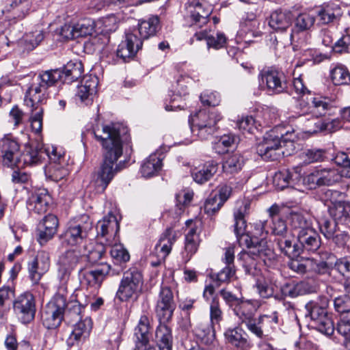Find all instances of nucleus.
I'll use <instances>...</instances> for the list:
<instances>
[{
  "label": "nucleus",
  "instance_id": "f257e3e1",
  "mask_svg": "<svg viewBox=\"0 0 350 350\" xmlns=\"http://www.w3.org/2000/svg\"><path fill=\"white\" fill-rule=\"evenodd\" d=\"M92 133L103 149V162L94 180L96 192L103 193L118 172L117 161L122 154L123 144L129 142L130 137L127 127L118 123L97 125Z\"/></svg>",
  "mask_w": 350,
  "mask_h": 350
},
{
  "label": "nucleus",
  "instance_id": "f03ea898",
  "mask_svg": "<svg viewBox=\"0 0 350 350\" xmlns=\"http://www.w3.org/2000/svg\"><path fill=\"white\" fill-rule=\"evenodd\" d=\"M295 139L293 129L278 126L266 133L263 140L256 145V152L263 160L275 161L280 156L276 151L282 146L294 149Z\"/></svg>",
  "mask_w": 350,
  "mask_h": 350
},
{
  "label": "nucleus",
  "instance_id": "7ed1b4c3",
  "mask_svg": "<svg viewBox=\"0 0 350 350\" xmlns=\"http://www.w3.org/2000/svg\"><path fill=\"white\" fill-rule=\"evenodd\" d=\"M42 143L31 142L25 146L23 152L20 150V144L17 139L12 135H5L0 140V152L1 154V162L3 166L14 169V167H23L26 165H34V163H25V154L29 148L32 152H39Z\"/></svg>",
  "mask_w": 350,
  "mask_h": 350
},
{
  "label": "nucleus",
  "instance_id": "20e7f679",
  "mask_svg": "<svg viewBox=\"0 0 350 350\" xmlns=\"http://www.w3.org/2000/svg\"><path fill=\"white\" fill-rule=\"evenodd\" d=\"M31 151L33 150L29 148L25 154V163H34L35 165L47 158L50 161L49 170L51 176L55 181L62 180L68 174L65 154L58 148L53 146L45 147L42 144L39 152L35 150L31 153Z\"/></svg>",
  "mask_w": 350,
  "mask_h": 350
},
{
  "label": "nucleus",
  "instance_id": "39448f33",
  "mask_svg": "<svg viewBox=\"0 0 350 350\" xmlns=\"http://www.w3.org/2000/svg\"><path fill=\"white\" fill-rule=\"evenodd\" d=\"M329 303L327 297L323 295L305 305V317L310 319L312 326L327 336L332 335L335 330L333 321L328 314Z\"/></svg>",
  "mask_w": 350,
  "mask_h": 350
},
{
  "label": "nucleus",
  "instance_id": "423d86ee",
  "mask_svg": "<svg viewBox=\"0 0 350 350\" xmlns=\"http://www.w3.org/2000/svg\"><path fill=\"white\" fill-rule=\"evenodd\" d=\"M248 251L241 252L239 259L242 261V267L247 275L255 277L260 272V265L263 263L268 267L276 265L277 256L273 250L262 245L247 247Z\"/></svg>",
  "mask_w": 350,
  "mask_h": 350
},
{
  "label": "nucleus",
  "instance_id": "0eeeda50",
  "mask_svg": "<svg viewBox=\"0 0 350 350\" xmlns=\"http://www.w3.org/2000/svg\"><path fill=\"white\" fill-rule=\"evenodd\" d=\"M58 69L42 71L39 73L33 82L26 92L24 102L27 106L43 105L46 103L47 90L54 86L60 78Z\"/></svg>",
  "mask_w": 350,
  "mask_h": 350
},
{
  "label": "nucleus",
  "instance_id": "6e6552de",
  "mask_svg": "<svg viewBox=\"0 0 350 350\" xmlns=\"http://www.w3.org/2000/svg\"><path fill=\"white\" fill-rule=\"evenodd\" d=\"M93 230V221L88 215L83 214L70 219L60 235L63 244L81 245L89 239Z\"/></svg>",
  "mask_w": 350,
  "mask_h": 350
},
{
  "label": "nucleus",
  "instance_id": "1a4fd4ad",
  "mask_svg": "<svg viewBox=\"0 0 350 350\" xmlns=\"http://www.w3.org/2000/svg\"><path fill=\"white\" fill-rule=\"evenodd\" d=\"M143 286L144 277L142 271L136 267H131L123 272L116 293V298L121 302L136 300L142 292Z\"/></svg>",
  "mask_w": 350,
  "mask_h": 350
},
{
  "label": "nucleus",
  "instance_id": "9d476101",
  "mask_svg": "<svg viewBox=\"0 0 350 350\" xmlns=\"http://www.w3.org/2000/svg\"><path fill=\"white\" fill-rule=\"evenodd\" d=\"M279 324V314L277 311L270 314H260L248 320L243 325L247 330L260 340H271V334Z\"/></svg>",
  "mask_w": 350,
  "mask_h": 350
},
{
  "label": "nucleus",
  "instance_id": "9b49d317",
  "mask_svg": "<svg viewBox=\"0 0 350 350\" xmlns=\"http://www.w3.org/2000/svg\"><path fill=\"white\" fill-rule=\"evenodd\" d=\"M221 118L216 111H200L191 122L189 121L191 132L201 140H206L217 131V122Z\"/></svg>",
  "mask_w": 350,
  "mask_h": 350
},
{
  "label": "nucleus",
  "instance_id": "f8f14e48",
  "mask_svg": "<svg viewBox=\"0 0 350 350\" xmlns=\"http://www.w3.org/2000/svg\"><path fill=\"white\" fill-rule=\"evenodd\" d=\"M66 297L59 293L55 294L46 304L42 312V322L44 327L53 329L59 327L64 321Z\"/></svg>",
  "mask_w": 350,
  "mask_h": 350
},
{
  "label": "nucleus",
  "instance_id": "ddd939ff",
  "mask_svg": "<svg viewBox=\"0 0 350 350\" xmlns=\"http://www.w3.org/2000/svg\"><path fill=\"white\" fill-rule=\"evenodd\" d=\"M210 305V323L206 327L200 325L196 328V334L202 342L206 345H212L215 340V327H220V323L224 319V314L220 306L218 297H213L209 303Z\"/></svg>",
  "mask_w": 350,
  "mask_h": 350
},
{
  "label": "nucleus",
  "instance_id": "4468645a",
  "mask_svg": "<svg viewBox=\"0 0 350 350\" xmlns=\"http://www.w3.org/2000/svg\"><path fill=\"white\" fill-rule=\"evenodd\" d=\"M84 261V256L80 251L69 249L62 252L57 262V278L62 285L69 281L71 274L78 265Z\"/></svg>",
  "mask_w": 350,
  "mask_h": 350
},
{
  "label": "nucleus",
  "instance_id": "2eb2a0df",
  "mask_svg": "<svg viewBox=\"0 0 350 350\" xmlns=\"http://www.w3.org/2000/svg\"><path fill=\"white\" fill-rule=\"evenodd\" d=\"M261 83L269 95L280 94L287 91L288 83L284 73L275 67L262 69L260 74Z\"/></svg>",
  "mask_w": 350,
  "mask_h": 350
},
{
  "label": "nucleus",
  "instance_id": "dca6fc26",
  "mask_svg": "<svg viewBox=\"0 0 350 350\" xmlns=\"http://www.w3.org/2000/svg\"><path fill=\"white\" fill-rule=\"evenodd\" d=\"M176 308V303L172 288L161 285L154 306V312L159 321H171Z\"/></svg>",
  "mask_w": 350,
  "mask_h": 350
},
{
  "label": "nucleus",
  "instance_id": "f3484780",
  "mask_svg": "<svg viewBox=\"0 0 350 350\" xmlns=\"http://www.w3.org/2000/svg\"><path fill=\"white\" fill-rule=\"evenodd\" d=\"M13 310L21 323L26 325L32 322L36 312V299L33 295L26 291L17 296L13 301Z\"/></svg>",
  "mask_w": 350,
  "mask_h": 350
},
{
  "label": "nucleus",
  "instance_id": "a211bd4d",
  "mask_svg": "<svg viewBox=\"0 0 350 350\" xmlns=\"http://www.w3.org/2000/svg\"><path fill=\"white\" fill-rule=\"evenodd\" d=\"M185 18L189 26L200 28L208 23V18L212 12L210 6L203 4L199 0H188L185 4Z\"/></svg>",
  "mask_w": 350,
  "mask_h": 350
},
{
  "label": "nucleus",
  "instance_id": "6ab92c4d",
  "mask_svg": "<svg viewBox=\"0 0 350 350\" xmlns=\"http://www.w3.org/2000/svg\"><path fill=\"white\" fill-rule=\"evenodd\" d=\"M142 42L135 34L126 33L124 40L119 44L116 50V59H113L114 64L129 62L142 48Z\"/></svg>",
  "mask_w": 350,
  "mask_h": 350
},
{
  "label": "nucleus",
  "instance_id": "aec40b11",
  "mask_svg": "<svg viewBox=\"0 0 350 350\" xmlns=\"http://www.w3.org/2000/svg\"><path fill=\"white\" fill-rule=\"evenodd\" d=\"M97 237L103 245H111L118 239L120 224L112 213L104 216L96 224Z\"/></svg>",
  "mask_w": 350,
  "mask_h": 350
},
{
  "label": "nucleus",
  "instance_id": "412c9836",
  "mask_svg": "<svg viewBox=\"0 0 350 350\" xmlns=\"http://www.w3.org/2000/svg\"><path fill=\"white\" fill-rule=\"evenodd\" d=\"M178 238V232L172 227H169L161 234L158 243L154 247L155 255L157 256V260H152L151 265L152 267L159 266L163 262L165 258L171 252L173 244L176 241Z\"/></svg>",
  "mask_w": 350,
  "mask_h": 350
},
{
  "label": "nucleus",
  "instance_id": "4be33fe9",
  "mask_svg": "<svg viewBox=\"0 0 350 350\" xmlns=\"http://www.w3.org/2000/svg\"><path fill=\"white\" fill-rule=\"evenodd\" d=\"M224 337L226 344L237 350H250L253 347L248 334L239 325L226 328Z\"/></svg>",
  "mask_w": 350,
  "mask_h": 350
},
{
  "label": "nucleus",
  "instance_id": "5701e85b",
  "mask_svg": "<svg viewBox=\"0 0 350 350\" xmlns=\"http://www.w3.org/2000/svg\"><path fill=\"white\" fill-rule=\"evenodd\" d=\"M49 267V254L45 251H39L35 258L28 262V278L33 284L39 283L44 274L48 271Z\"/></svg>",
  "mask_w": 350,
  "mask_h": 350
},
{
  "label": "nucleus",
  "instance_id": "b1692460",
  "mask_svg": "<svg viewBox=\"0 0 350 350\" xmlns=\"http://www.w3.org/2000/svg\"><path fill=\"white\" fill-rule=\"evenodd\" d=\"M269 220L258 221L254 223L252 226V230L247 232L246 236L243 237V239H245L243 245L247 247H257L261 245L269 247L265 239L267 235L269 233Z\"/></svg>",
  "mask_w": 350,
  "mask_h": 350
},
{
  "label": "nucleus",
  "instance_id": "393cba45",
  "mask_svg": "<svg viewBox=\"0 0 350 350\" xmlns=\"http://www.w3.org/2000/svg\"><path fill=\"white\" fill-rule=\"evenodd\" d=\"M316 291V286L308 280L296 282L288 281L280 287V292L283 297L295 298L298 296L312 293Z\"/></svg>",
  "mask_w": 350,
  "mask_h": 350
},
{
  "label": "nucleus",
  "instance_id": "a878e982",
  "mask_svg": "<svg viewBox=\"0 0 350 350\" xmlns=\"http://www.w3.org/2000/svg\"><path fill=\"white\" fill-rule=\"evenodd\" d=\"M51 196L45 189H39L31 193L27 200V208L29 212L42 215L46 212Z\"/></svg>",
  "mask_w": 350,
  "mask_h": 350
},
{
  "label": "nucleus",
  "instance_id": "bb28decb",
  "mask_svg": "<svg viewBox=\"0 0 350 350\" xmlns=\"http://www.w3.org/2000/svg\"><path fill=\"white\" fill-rule=\"evenodd\" d=\"M36 8L32 5L31 0H8L3 12L7 13L10 18L20 21Z\"/></svg>",
  "mask_w": 350,
  "mask_h": 350
},
{
  "label": "nucleus",
  "instance_id": "cd10ccee",
  "mask_svg": "<svg viewBox=\"0 0 350 350\" xmlns=\"http://www.w3.org/2000/svg\"><path fill=\"white\" fill-rule=\"evenodd\" d=\"M314 14L320 24L328 25L338 22L342 15V10L340 5L329 3L316 8Z\"/></svg>",
  "mask_w": 350,
  "mask_h": 350
},
{
  "label": "nucleus",
  "instance_id": "c85d7f7f",
  "mask_svg": "<svg viewBox=\"0 0 350 350\" xmlns=\"http://www.w3.org/2000/svg\"><path fill=\"white\" fill-rule=\"evenodd\" d=\"M160 20L157 16H151L139 21L137 29L131 33L135 34L143 42L145 40L156 35L160 29Z\"/></svg>",
  "mask_w": 350,
  "mask_h": 350
},
{
  "label": "nucleus",
  "instance_id": "c756f323",
  "mask_svg": "<svg viewBox=\"0 0 350 350\" xmlns=\"http://www.w3.org/2000/svg\"><path fill=\"white\" fill-rule=\"evenodd\" d=\"M164 155L159 150L151 154L142 163L140 173L144 178H150L157 176L163 167Z\"/></svg>",
  "mask_w": 350,
  "mask_h": 350
},
{
  "label": "nucleus",
  "instance_id": "7c9ffc66",
  "mask_svg": "<svg viewBox=\"0 0 350 350\" xmlns=\"http://www.w3.org/2000/svg\"><path fill=\"white\" fill-rule=\"evenodd\" d=\"M218 169L219 163L216 161L210 160L193 169L191 176L196 183L203 185L214 176Z\"/></svg>",
  "mask_w": 350,
  "mask_h": 350
},
{
  "label": "nucleus",
  "instance_id": "2f4dec72",
  "mask_svg": "<svg viewBox=\"0 0 350 350\" xmlns=\"http://www.w3.org/2000/svg\"><path fill=\"white\" fill-rule=\"evenodd\" d=\"M301 180V175L295 169L283 170L275 173L273 183L276 187L283 190L287 187H295Z\"/></svg>",
  "mask_w": 350,
  "mask_h": 350
},
{
  "label": "nucleus",
  "instance_id": "473e14b6",
  "mask_svg": "<svg viewBox=\"0 0 350 350\" xmlns=\"http://www.w3.org/2000/svg\"><path fill=\"white\" fill-rule=\"evenodd\" d=\"M150 321L146 315H142L135 328V347L134 350H146L149 344Z\"/></svg>",
  "mask_w": 350,
  "mask_h": 350
},
{
  "label": "nucleus",
  "instance_id": "72a5a7b5",
  "mask_svg": "<svg viewBox=\"0 0 350 350\" xmlns=\"http://www.w3.org/2000/svg\"><path fill=\"white\" fill-rule=\"evenodd\" d=\"M98 84V79L95 77L88 76L83 79L82 83L77 87L76 96L81 102L86 104L91 103L94 96L97 92V86Z\"/></svg>",
  "mask_w": 350,
  "mask_h": 350
},
{
  "label": "nucleus",
  "instance_id": "f704fd0d",
  "mask_svg": "<svg viewBox=\"0 0 350 350\" xmlns=\"http://www.w3.org/2000/svg\"><path fill=\"white\" fill-rule=\"evenodd\" d=\"M200 233L197 232L196 226L191 227L185 234V248L182 252L183 260L188 262L192 256L197 252L200 243Z\"/></svg>",
  "mask_w": 350,
  "mask_h": 350
},
{
  "label": "nucleus",
  "instance_id": "c9c22d12",
  "mask_svg": "<svg viewBox=\"0 0 350 350\" xmlns=\"http://www.w3.org/2000/svg\"><path fill=\"white\" fill-rule=\"evenodd\" d=\"M321 260H317L314 258H309L308 272L312 273L317 275H330L332 271V264L326 260L334 257V255L328 252H319Z\"/></svg>",
  "mask_w": 350,
  "mask_h": 350
},
{
  "label": "nucleus",
  "instance_id": "e433bc0d",
  "mask_svg": "<svg viewBox=\"0 0 350 350\" xmlns=\"http://www.w3.org/2000/svg\"><path fill=\"white\" fill-rule=\"evenodd\" d=\"M293 19L291 12L286 10H276L270 15L269 25L275 31L283 32L291 27Z\"/></svg>",
  "mask_w": 350,
  "mask_h": 350
},
{
  "label": "nucleus",
  "instance_id": "4c0bfd02",
  "mask_svg": "<svg viewBox=\"0 0 350 350\" xmlns=\"http://www.w3.org/2000/svg\"><path fill=\"white\" fill-rule=\"evenodd\" d=\"M170 321H159L155 332L157 347L160 350H172L173 336L172 328L167 323Z\"/></svg>",
  "mask_w": 350,
  "mask_h": 350
},
{
  "label": "nucleus",
  "instance_id": "58836bf2",
  "mask_svg": "<svg viewBox=\"0 0 350 350\" xmlns=\"http://www.w3.org/2000/svg\"><path fill=\"white\" fill-rule=\"evenodd\" d=\"M297 239L300 249V254L304 251L314 253L321 247V238L314 229L304 234H301Z\"/></svg>",
  "mask_w": 350,
  "mask_h": 350
},
{
  "label": "nucleus",
  "instance_id": "ea45409f",
  "mask_svg": "<svg viewBox=\"0 0 350 350\" xmlns=\"http://www.w3.org/2000/svg\"><path fill=\"white\" fill-rule=\"evenodd\" d=\"M60 72L59 81L63 83L70 84L79 79L83 72V66L80 61H70L62 69H58Z\"/></svg>",
  "mask_w": 350,
  "mask_h": 350
},
{
  "label": "nucleus",
  "instance_id": "a19ab883",
  "mask_svg": "<svg viewBox=\"0 0 350 350\" xmlns=\"http://www.w3.org/2000/svg\"><path fill=\"white\" fill-rule=\"evenodd\" d=\"M315 19L316 17L314 13H300L295 18V25L291 29V33L290 34L291 42L295 41L299 33L304 32L310 29L314 24Z\"/></svg>",
  "mask_w": 350,
  "mask_h": 350
},
{
  "label": "nucleus",
  "instance_id": "79ce46f5",
  "mask_svg": "<svg viewBox=\"0 0 350 350\" xmlns=\"http://www.w3.org/2000/svg\"><path fill=\"white\" fill-rule=\"evenodd\" d=\"M329 215L336 224L350 227V206L345 202L334 204L329 206Z\"/></svg>",
  "mask_w": 350,
  "mask_h": 350
},
{
  "label": "nucleus",
  "instance_id": "37998d69",
  "mask_svg": "<svg viewBox=\"0 0 350 350\" xmlns=\"http://www.w3.org/2000/svg\"><path fill=\"white\" fill-rule=\"evenodd\" d=\"M247 210V205L240 206L239 208L234 210V232L236 235L237 239L241 245H243V243L245 239H243V236L247 235L246 232V221L245 219V215Z\"/></svg>",
  "mask_w": 350,
  "mask_h": 350
},
{
  "label": "nucleus",
  "instance_id": "c03bdc74",
  "mask_svg": "<svg viewBox=\"0 0 350 350\" xmlns=\"http://www.w3.org/2000/svg\"><path fill=\"white\" fill-rule=\"evenodd\" d=\"M78 277L81 284L89 286L96 284L100 286L103 282V275L100 273L99 265L94 269L88 267H80L78 271Z\"/></svg>",
  "mask_w": 350,
  "mask_h": 350
},
{
  "label": "nucleus",
  "instance_id": "a18cd8bd",
  "mask_svg": "<svg viewBox=\"0 0 350 350\" xmlns=\"http://www.w3.org/2000/svg\"><path fill=\"white\" fill-rule=\"evenodd\" d=\"M289 224L293 232L296 234L297 237L301 234H304L314 229L310 219L299 213H291Z\"/></svg>",
  "mask_w": 350,
  "mask_h": 350
},
{
  "label": "nucleus",
  "instance_id": "49530a36",
  "mask_svg": "<svg viewBox=\"0 0 350 350\" xmlns=\"http://www.w3.org/2000/svg\"><path fill=\"white\" fill-rule=\"evenodd\" d=\"M293 241L294 237L291 233L278 237L275 240L281 252L290 258H295L300 255L299 245Z\"/></svg>",
  "mask_w": 350,
  "mask_h": 350
},
{
  "label": "nucleus",
  "instance_id": "de8ad7c7",
  "mask_svg": "<svg viewBox=\"0 0 350 350\" xmlns=\"http://www.w3.org/2000/svg\"><path fill=\"white\" fill-rule=\"evenodd\" d=\"M334 107L333 102L328 97L317 96L311 98V112L317 116L329 115Z\"/></svg>",
  "mask_w": 350,
  "mask_h": 350
},
{
  "label": "nucleus",
  "instance_id": "09e8293b",
  "mask_svg": "<svg viewBox=\"0 0 350 350\" xmlns=\"http://www.w3.org/2000/svg\"><path fill=\"white\" fill-rule=\"evenodd\" d=\"M300 157L305 164L329 160V155L327 151L325 149L317 148L304 150L300 154Z\"/></svg>",
  "mask_w": 350,
  "mask_h": 350
},
{
  "label": "nucleus",
  "instance_id": "8fccbe9b",
  "mask_svg": "<svg viewBox=\"0 0 350 350\" xmlns=\"http://www.w3.org/2000/svg\"><path fill=\"white\" fill-rule=\"evenodd\" d=\"M85 306L81 305L78 301L66 302L64 311V321L68 323H74L83 319V312Z\"/></svg>",
  "mask_w": 350,
  "mask_h": 350
},
{
  "label": "nucleus",
  "instance_id": "3c124183",
  "mask_svg": "<svg viewBox=\"0 0 350 350\" xmlns=\"http://www.w3.org/2000/svg\"><path fill=\"white\" fill-rule=\"evenodd\" d=\"M329 76L335 85H345L350 83V73L347 68L337 64L330 70Z\"/></svg>",
  "mask_w": 350,
  "mask_h": 350
},
{
  "label": "nucleus",
  "instance_id": "603ef678",
  "mask_svg": "<svg viewBox=\"0 0 350 350\" xmlns=\"http://www.w3.org/2000/svg\"><path fill=\"white\" fill-rule=\"evenodd\" d=\"M335 269L345 278L343 286L350 298V256L338 259L335 262Z\"/></svg>",
  "mask_w": 350,
  "mask_h": 350
},
{
  "label": "nucleus",
  "instance_id": "864d4df0",
  "mask_svg": "<svg viewBox=\"0 0 350 350\" xmlns=\"http://www.w3.org/2000/svg\"><path fill=\"white\" fill-rule=\"evenodd\" d=\"M234 311L242 324L255 317L252 312V304L250 300L240 299L235 305Z\"/></svg>",
  "mask_w": 350,
  "mask_h": 350
},
{
  "label": "nucleus",
  "instance_id": "5fc2aeb1",
  "mask_svg": "<svg viewBox=\"0 0 350 350\" xmlns=\"http://www.w3.org/2000/svg\"><path fill=\"white\" fill-rule=\"evenodd\" d=\"M319 183L321 186H331L340 180L341 175L334 169L317 170Z\"/></svg>",
  "mask_w": 350,
  "mask_h": 350
},
{
  "label": "nucleus",
  "instance_id": "6e6d98bb",
  "mask_svg": "<svg viewBox=\"0 0 350 350\" xmlns=\"http://www.w3.org/2000/svg\"><path fill=\"white\" fill-rule=\"evenodd\" d=\"M243 165V157L240 154H234L223 162L222 168L224 173L233 174L239 172Z\"/></svg>",
  "mask_w": 350,
  "mask_h": 350
},
{
  "label": "nucleus",
  "instance_id": "4d7b16f0",
  "mask_svg": "<svg viewBox=\"0 0 350 350\" xmlns=\"http://www.w3.org/2000/svg\"><path fill=\"white\" fill-rule=\"evenodd\" d=\"M235 143V136L232 134L224 135L216 141L213 149L218 154L227 153Z\"/></svg>",
  "mask_w": 350,
  "mask_h": 350
},
{
  "label": "nucleus",
  "instance_id": "13d9d810",
  "mask_svg": "<svg viewBox=\"0 0 350 350\" xmlns=\"http://www.w3.org/2000/svg\"><path fill=\"white\" fill-rule=\"evenodd\" d=\"M42 105H35L33 106H28L30 107L31 116L30 117L31 126L32 131L39 134L42 129V119H43V108Z\"/></svg>",
  "mask_w": 350,
  "mask_h": 350
},
{
  "label": "nucleus",
  "instance_id": "bf43d9fd",
  "mask_svg": "<svg viewBox=\"0 0 350 350\" xmlns=\"http://www.w3.org/2000/svg\"><path fill=\"white\" fill-rule=\"evenodd\" d=\"M118 241L119 239H117L113 244L108 245L111 247V256L117 262H126L130 260V254L121 244H118Z\"/></svg>",
  "mask_w": 350,
  "mask_h": 350
},
{
  "label": "nucleus",
  "instance_id": "052dcab7",
  "mask_svg": "<svg viewBox=\"0 0 350 350\" xmlns=\"http://www.w3.org/2000/svg\"><path fill=\"white\" fill-rule=\"evenodd\" d=\"M318 224L321 232L327 239H331V237H333V235L337 232L338 224L334 220L323 217L318 221Z\"/></svg>",
  "mask_w": 350,
  "mask_h": 350
},
{
  "label": "nucleus",
  "instance_id": "680f3d73",
  "mask_svg": "<svg viewBox=\"0 0 350 350\" xmlns=\"http://www.w3.org/2000/svg\"><path fill=\"white\" fill-rule=\"evenodd\" d=\"M329 159L333 160L337 165L342 167L341 176L350 178V159L347 153L338 152L333 158L329 157Z\"/></svg>",
  "mask_w": 350,
  "mask_h": 350
},
{
  "label": "nucleus",
  "instance_id": "e2e57ef3",
  "mask_svg": "<svg viewBox=\"0 0 350 350\" xmlns=\"http://www.w3.org/2000/svg\"><path fill=\"white\" fill-rule=\"evenodd\" d=\"M234 265H228L224 267L219 272L211 275L216 285L219 286L222 283L228 282L235 275Z\"/></svg>",
  "mask_w": 350,
  "mask_h": 350
},
{
  "label": "nucleus",
  "instance_id": "0e129e2a",
  "mask_svg": "<svg viewBox=\"0 0 350 350\" xmlns=\"http://www.w3.org/2000/svg\"><path fill=\"white\" fill-rule=\"evenodd\" d=\"M268 220L270 224L269 226V233L278 237L289 234L285 221L280 217H275L273 219Z\"/></svg>",
  "mask_w": 350,
  "mask_h": 350
},
{
  "label": "nucleus",
  "instance_id": "69168bd1",
  "mask_svg": "<svg viewBox=\"0 0 350 350\" xmlns=\"http://www.w3.org/2000/svg\"><path fill=\"white\" fill-rule=\"evenodd\" d=\"M223 205L224 203L217 198V194L210 195L204 204V213L208 215H213L220 210Z\"/></svg>",
  "mask_w": 350,
  "mask_h": 350
},
{
  "label": "nucleus",
  "instance_id": "338daca9",
  "mask_svg": "<svg viewBox=\"0 0 350 350\" xmlns=\"http://www.w3.org/2000/svg\"><path fill=\"white\" fill-rule=\"evenodd\" d=\"M237 126L239 130L243 132L252 133L254 130H258V126L257 121L252 116H247L242 118L237 122Z\"/></svg>",
  "mask_w": 350,
  "mask_h": 350
},
{
  "label": "nucleus",
  "instance_id": "774afa93",
  "mask_svg": "<svg viewBox=\"0 0 350 350\" xmlns=\"http://www.w3.org/2000/svg\"><path fill=\"white\" fill-rule=\"evenodd\" d=\"M203 105L215 107L219 104L220 95L217 92L205 91L200 96Z\"/></svg>",
  "mask_w": 350,
  "mask_h": 350
}]
</instances>
